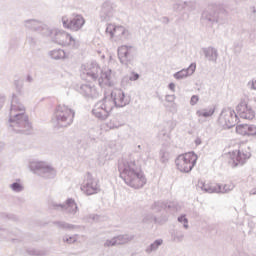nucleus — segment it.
<instances>
[{"label":"nucleus","mask_w":256,"mask_h":256,"mask_svg":"<svg viewBox=\"0 0 256 256\" xmlns=\"http://www.w3.org/2000/svg\"><path fill=\"white\" fill-rule=\"evenodd\" d=\"M7 127L9 131L19 133L20 135H31L33 132V126L29 122V116L25 114V106L15 94H12Z\"/></svg>","instance_id":"nucleus-1"},{"label":"nucleus","mask_w":256,"mask_h":256,"mask_svg":"<svg viewBox=\"0 0 256 256\" xmlns=\"http://www.w3.org/2000/svg\"><path fill=\"white\" fill-rule=\"evenodd\" d=\"M119 171L120 177L127 183V185L134 187V189H140V187H143V185L147 183L145 174H143V171L140 169H137L135 162L120 165Z\"/></svg>","instance_id":"nucleus-2"},{"label":"nucleus","mask_w":256,"mask_h":256,"mask_svg":"<svg viewBox=\"0 0 256 256\" xmlns=\"http://www.w3.org/2000/svg\"><path fill=\"white\" fill-rule=\"evenodd\" d=\"M28 169L34 175L43 179H55L57 176V170L53 167V164L47 161L32 160L28 164Z\"/></svg>","instance_id":"nucleus-3"},{"label":"nucleus","mask_w":256,"mask_h":256,"mask_svg":"<svg viewBox=\"0 0 256 256\" xmlns=\"http://www.w3.org/2000/svg\"><path fill=\"white\" fill-rule=\"evenodd\" d=\"M197 154L193 152H188L185 154H181L177 157L175 163L176 167L181 173H189L195 164L197 163Z\"/></svg>","instance_id":"nucleus-4"},{"label":"nucleus","mask_w":256,"mask_h":256,"mask_svg":"<svg viewBox=\"0 0 256 256\" xmlns=\"http://www.w3.org/2000/svg\"><path fill=\"white\" fill-rule=\"evenodd\" d=\"M113 110V101L109 98L105 97L102 101L98 102L94 109L93 115L98 119H107L109 117V113Z\"/></svg>","instance_id":"nucleus-5"},{"label":"nucleus","mask_w":256,"mask_h":256,"mask_svg":"<svg viewBox=\"0 0 256 256\" xmlns=\"http://www.w3.org/2000/svg\"><path fill=\"white\" fill-rule=\"evenodd\" d=\"M239 121V117L235 113V111L231 109H225L221 112L218 123L224 129H231V127H235L237 122Z\"/></svg>","instance_id":"nucleus-6"},{"label":"nucleus","mask_w":256,"mask_h":256,"mask_svg":"<svg viewBox=\"0 0 256 256\" xmlns=\"http://www.w3.org/2000/svg\"><path fill=\"white\" fill-rule=\"evenodd\" d=\"M24 27L29 29V31H34L35 33H40L44 37L49 35V26L39 20L29 19L24 21Z\"/></svg>","instance_id":"nucleus-7"},{"label":"nucleus","mask_w":256,"mask_h":256,"mask_svg":"<svg viewBox=\"0 0 256 256\" xmlns=\"http://www.w3.org/2000/svg\"><path fill=\"white\" fill-rule=\"evenodd\" d=\"M53 127L55 131L62 133L65 131V110L64 106H57L54 112V118L52 119Z\"/></svg>","instance_id":"nucleus-8"},{"label":"nucleus","mask_w":256,"mask_h":256,"mask_svg":"<svg viewBox=\"0 0 256 256\" xmlns=\"http://www.w3.org/2000/svg\"><path fill=\"white\" fill-rule=\"evenodd\" d=\"M236 113L241 119H246L248 121H253V119H255V111L249 106L247 101H241L236 106Z\"/></svg>","instance_id":"nucleus-9"},{"label":"nucleus","mask_w":256,"mask_h":256,"mask_svg":"<svg viewBox=\"0 0 256 256\" xmlns=\"http://www.w3.org/2000/svg\"><path fill=\"white\" fill-rule=\"evenodd\" d=\"M81 190L84 191L86 195L99 193V180H96L88 173L86 183L81 186Z\"/></svg>","instance_id":"nucleus-10"},{"label":"nucleus","mask_w":256,"mask_h":256,"mask_svg":"<svg viewBox=\"0 0 256 256\" xmlns=\"http://www.w3.org/2000/svg\"><path fill=\"white\" fill-rule=\"evenodd\" d=\"M136 53L137 50H135V48L131 46H121L118 49V57L121 63H129V61H132V59H134Z\"/></svg>","instance_id":"nucleus-11"},{"label":"nucleus","mask_w":256,"mask_h":256,"mask_svg":"<svg viewBox=\"0 0 256 256\" xmlns=\"http://www.w3.org/2000/svg\"><path fill=\"white\" fill-rule=\"evenodd\" d=\"M49 34H46L45 37H50L53 43H57V45H65V31L59 28H50L48 27Z\"/></svg>","instance_id":"nucleus-12"},{"label":"nucleus","mask_w":256,"mask_h":256,"mask_svg":"<svg viewBox=\"0 0 256 256\" xmlns=\"http://www.w3.org/2000/svg\"><path fill=\"white\" fill-rule=\"evenodd\" d=\"M235 131L241 137H256V126L253 124H238Z\"/></svg>","instance_id":"nucleus-13"},{"label":"nucleus","mask_w":256,"mask_h":256,"mask_svg":"<svg viewBox=\"0 0 256 256\" xmlns=\"http://www.w3.org/2000/svg\"><path fill=\"white\" fill-rule=\"evenodd\" d=\"M111 99H113V105L116 107H125L127 105V98H125V92L121 89H115L111 93Z\"/></svg>","instance_id":"nucleus-14"},{"label":"nucleus","mask_w":256,"mask_h":256,"mask_svg":"<svg viewBox=\"0 0 256 256\" xmlns=\"http://www.w3.org/2000/svg\"><path fill=\"white\" fill-rule=\"evenodd\" d=\"M228 163L230 167H238V165H243V163H245V156L239 150L230 152L228 154Z\"/></svg>","instance_id":"nucleus-15"},{"label":"nucleus","mask_w":256,"mask_h":256,"mask_svg":"<svg viewBox=\"0 0 256 256\" xmlns=\"http://www.w3.org/2000/svg\"><path fill=\"white\" fill-rule=\"evenodd\" d=\"M85 25V18L81 15L74 16L69 22H68V29H71L72 31H79L81 27Z\"/></svg>","instance_id":"nucleus-16"},{"label":"nucleus","mask_w":256,"mask_h":256,"mask_svg":"<svg viewBox=\"0 0 256 256\" xmlns=\"http://www.w3.org/2000/svg\"><path fill=\"white\" fill-rule=\"evenodd\" d=\"M198 187H200L203 191H206V193H215L219 190L217 188V184L209 180L199 181Z\"/></svg>","instance_id":"nucleus-17"},{"label":"nucleus","mask_w":256,"mask_h":256,"mask_svg":"<svg viewBox=\"0 0 256 256\" xmlns=\"http://www.w3.org/2000/svg\"><path fill=\"white\" fill-rule=\"evenodd\" d=\"M106 31L110 33L111 37H121V35H125V27L115 26L114 24H109Z\"/></svg>","instance_id":"nucleus-18"},{"label":"nucleus","mask_w":256,"mask_h":256,"mask_svg":"<svg viewBox=\"0 0 256 256\" xmlns=\"http://www.w3.org/2000/svg\"><path fill=\"white\" fill-rule=\"evenodd\" d=\"M195 69H197V66L195 64H191L188 69L177 72L174 77L175 79H185V77L193 75V73H195Z\"/></svg>","instance_id":"nucleus-19"},{"label":"nucleus","mask_w":256,"mask_h":256,"mask_svg":"<svg viewBox=\"0 0 256 256\" xmlns=\"http://www.w3.org/2000/svg\"><path fill=\"white\" fill-rule=\"evenodd\" d=\"M98 83L101 87H111V73L109 72H100V77L98 78Z\"/></svg>","instance_id":"nucleus-20"},{"label":"nucleus","mask_w":256,"mask_h":256,"mask_svg":"<svg viewBox=\"0 0 256 256\" xmlns=\"http://www.w3.org/2000/svg\"><path fill=\"white\" fill-rule=\"evenodd\" d=\"M65 211L68 215H75L77 211H79V207H77V202L73 199H68L66 201Z\"/></svg>","instance_id":"nucleus-21"},{"label":"nucleus","mask_w":256,"mask_h":256,"mask_svg":"<svg viewBox=\"0 0 256 256\" xmlns=\"http://www.w3.org/2000/svg\"><path fill=\"white\" fill-rule=\"evenodd\" d=\"M102 73V69L101 67H99V65L94 64L90 67L87 75H89V77H91V79H93V81H97V79H99V76Z\"/></svg>","instance_id":"nucleus-22"},{"label":"nucleus","mask_w":256,"mask_h":256,"mask_svg":"<svg viewBox=\"0 0 256 256\" xmlns=\"http://www.w3.org/2000/svg\"><path fill=\"white\" fill-rule=\"evenodd\" d=\"M49 211H64L65 210V204L57 203L53 199H49L47 202Z\"/></svg>","instance_id":"nucleus-23"},{"label":"nucleus","mask_w":256,"mask_h":256,"mask_svg":"<svg viewBox=\"0 0 256 256\" xmlns=\"http://www.w3.org/2000/svg\"><path fill=\"white\" fill-rule=\"evenodd\" d=\"M51 59H55V61H59L61 59H65V50L63 49H54L49 52Z\"/></svg>","instance_id":"nucleus-24"},{"label":"nucleus","mask_w":256,"mask_h":256,"mask_svg":"<svg viewBox=\"0 0 256 256\" xmlns=\"http://www.w3.org/2000/svg\"><path fill=\"white\" fill-rule=\"evenodd\" d=\"M9 188L13 193H21L24 191L25 186H23V183H21V179H17L15 182L9 185Z\"/></svg>","instance_id":"nucleus-25"},{"label":"nucleus","mask_w":256,"mask_h":256,"mask_svg":"<svg viewBox=\"0 0 256 256\" xmlns=\"http://www.w3.org/2000/svg\"><path fill=\"white\" fill-rule=\"evenodd\" d=\"M215 113V106H211L204 111H198L197 115L198 117H211Z\"/></svg>","instance_id":"nucleus-26"},{"label":"nucleus","mask_w":256,"mask_h":256,"mask_svg":"<svg viewBox=\"0 0 256 256\" xmlns=\"http://www.w3.org/2000/svg\"><path fill=\"white\" fill-rule=\"evenodd\" d=\"M27 253H28V255H34V256H43V255H45V251L35 249V248H29L27 250Z\"/></svg>","instance_id":"nucleus-27"},{"label":"nucleus","mask_w":256,"mask_h":256,"mask_svg":"<svg viewBox=\"0 0 256 256\" xmlns=\"http://www.w3.org/2000/svg\"><path fill=\"white\" fill-rule=\"evenodd\" d=\"M26 43H28L31 49H35V47H37V38H35L34 36H28L26 38Z\"/></svg>","instance_id":"nucleus-28"},{"label":"nucleus","mask_w":256,"mask_h":256,"mask_svg":"<svg viewBox=\"0 0 256 256\" xmlns=\"http://www.w3.org/2000/svg\"><path fill=\"white\" fill-rule=\"evenodd\" d=\"M73 119H75V112H73V110H66V121L68 125L73 123Z\"/></svg>","instance_id":"nucleus-29"},{"label":"nucleus","mask_w":256,"mask_h":256,"mask_svg":"<svg viewBox=\"0 0 256 256\" xmlns=\"http://www.w3.org/2000/svg\"><path fill=\"white\" fill-rule=\"evenodd\" d=\"M224 191L227 193L229 191H233V189H235V184H233L232 182L226 183L223 186Z\"/></svg>","instance_id":"nucleus-30"},{"label":"nucleus","mask_w":256,"mask_h":256,"mask_svg":"<svg viewBox=\"0 0 256 256\" xmlns=\"http://www.w3.org/2000/svg\"><path fill=\"white\" fill-rule=\"evenodd\" d=\"M14 85L16 87L17 93H19V95H21L23 93V84L20 83L19 81H15Z\"/></svg>","instance_id":"nucleus-31"},{"label":"nucleus","mask_w":256,"mask_h":256,"mask_svg":"<svg viewBox=\"0 0 256 256\" xmlns=\"http://www.w3.org/2000/svg\"><path fill=\"white\" fill-rule=\"evenodd\" d=\"M66 39L69 40L68 45H71L72 47H75V45H77V42L73 39V37H71V35L67 34Z\"/></svg>","instance_id":"nucleus-32"},{"label":"nucleus","mask_w":256,"mask_h":256,"mask_svg":"<svg viewBox=\"0 0 256 256\" xmlns=\"http://www.w3.org/2000/svg\"><path fill=\"white\" fill-rule=\"evenodd\" d=\"M199 103V97L197 95H193L190 99V105H197Z\"/></svg>","instance_id":"nucleus-33"},{"label":"nucleus","mask_w":256,"mask_h":256,"mask_svg":"<svg viewBox=\"0 0 256 256\" xmlns=\"http://www.w3.org/2000/svg\"><path fill=\"white\" fill-rule=\"evenodd\" d=\"M6 97L4 96L3 93H0V111L3 109V105H5Z\"/></svg>","instance_id":"nucleus-34"},{"label":"nucleus","mask_w":256,"mask_h":256,"mask_svg":"<svg viewBox=\"0 0 256 256\" xmlns=\"http://www.w3.org/2000/svg\"><path fill=\"white\" fill-rule=\"evenodd\" d=\"M137 79H139V74L135 73V72H132L130 74V77H129V80L130 81H137Z\"/></svg>","instance_id":"nucleus-35"},{"label":"nucleus","mask_w":256,"mask_h":256,"mask_svg":"<svg viewBox=\"0 0 256 256\" xmlns=\"http://www.w3.org/2000/svg\"><path fill=\"white\" fill-rule=\"evenodd\" d=\"M178 221H179L180 223H184V227H187L188 221H187V218H185V216L179 217V218H178Z\"/></svg>","instance_id":"nucleus-36"},{"label":"nucleus","mask_w":256,"mask_h":256,"mask_svg":"<svg viewBox=\"0 0 256 256\" xmlns=\"http://www.w3.org/2000/svg\"><path fill=\"white\" fill-rule=\"evenodd\" d=\"M54 225H57V227H59V229H65V223L63 222H54Z\"/></svg>","instance_id":"nucleus-37"},{"label":"nucleus","mask_w":256,"mask_h":256,"mask_svg":"<svg viewBox=\"0 0 256 256\" xmlns=\"http://www.w3.org/2000/svg\"><path fill=\"white\" fill-rule=\"evenodd\" d=\"M26 81H27V83H33V76H31V74H28L26 76Z\"/></svg>","instance_id":"nucleus-38"},{"label":"nucleus","mask_w":256,"mask_h":256,"mask_svg":"<svg viewBox=\"0 0 256 256\" xmlns=\"http://www.w3.org/2000/svg\"><path fill=\"white\" fill-rule=\"evenodd\" d=\"M66 241H67V243H75V241H77V238L76 237H72L70 239H67Z\"/></svg>","instance_id":"nucleus-39"},{"label":"nucleus","mask_w":256,"mask_h":256,"mask_svg":"<svg viewBox=\"0 0 256 256\" xmlns=\"http://www.w3.org/2000/svg\"><path fill=\"white\" fill-rule=\"evenodd\" d=\"M169 89H170L171 91H175V83H170V84H169Z\"/></svg>","instance_id":"nucleus-40"},{"label":"nucleus","mask_w":256,"mask_h":256,"mask_svg":"<svg viewBox=\"0 0 256 256\" xmlns=\"http://www.w3.org/2000/svg\"><path fill=\"white\" fill-rule=\"evenodd\" d=\"M5 145L3 143H0V151H3Z\"/></svg>","instance_id":"nucleus-41"},{"label":"nucleus","mask_w":256,"mask_h":256,"mask_svg":"<svg viewBox=\"0 0 256 256\" xmlns=\"http://www.w3.org/2000/svg\"><path fill=\"white\" fill-rule=\"evenodd\" d=\"M252 89H254V91H256V81L253 82V84H252Z\"/></svg>","instance_id":"nucleus-42"},{"label":"nucleus","mask_w":256,"mask_h":256,"mask_svg":"<svg viewBox=\"0 0 256 256\" xmlns=\"http://www.w3.org/2000/svg\"><path fill=\"white\" fill-rule=\"evenodd\" d=\"M62 25L65 27V17H62Z\"/></svg>","instance_id":"nucleus-43"},{"label":"nucleus","mask_w":256,"mask_h":256,"mask_svg":"<svg viewBox=\"0 0 256 256\" xmlns=\"http://www.w3.org/2000/svg\"><path fill=\"white\" fill-rule=\"evenodd\" d=\"M161 243H163L161 240L155 242L156 245H161Z\"/></svg>","instance_id":"nucleus-44"},{"label":"nucleus","mask_w":256,"mask_h":256,"mask_svg":"<svg viewBox=\"0 0 256 256\" xmlns=\"http://www.w3.org/2000/svg\"><path fill=\"white\" fill-rule=\"evenodd\" d=\"M1 229H3V228L0 227V231H1Z\"/></svg>","instance_id":"nucleus-45"}]
</instances>
